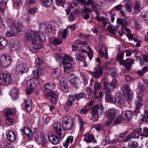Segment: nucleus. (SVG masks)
<instances>
[{
    "mask_svg": "<svg viewBox=\"0 0 148 148\" xmlns=\"http://www.w3.org/2000/svg\"><path fill=\"white\" fill-rule=\"evenodd\" d=\"M46 68L42 66H40L37 69L36 71L35 70H32V77H33L32 78L28 80L27 82V88H34L36 86L37 84L39 82L38 78L40 75H41L44 72Z\"/></svg>",
    "mask_w": 148,
    "mask_h": 148,
    "instance_id": "nucleus-1",
    "label": "nucleus"
},
{
    "mask_svg": "<svg viewBox=\"0 0 148 148\" xmlns=\"http://www.w3.org/2000/svg\"><path fill=\"white\" fill-rule=\"evenodd\" d=\"M62 60L64 66V72L65 73H67L71 71L73 68L71 63L73 62V59L70 56L66 55L64 56Z\"/></svg>",
    "mask_w": 148,
    "mask_h": 148,
    "instance_id": "nucleus-2",
    "label": "nucleus"
},
{
    "mask_svg": "<svg viewBox=\"0 0 148 148\" xmlns=\"http://www.w3.org/2000/svg\"><path fill=\"white\" fill-rule=\"evenodd\" d=\"M142 128H138L134 129L132 132L130 133L127 137L125 141L128 142L133 138H138L139 136H144L145 134L141 132Z\"/></svg>",
    "mask_w": 148,
    "mask_h": 148,
    "instance_id": "nucleus-3",
    "label": "nucleus"
},
{
    "mask_svg": "<svg viewBox=\"0 0 148 148\" xmlns=\"http://www.w3.org/2000/svg\"><path fill=\"white\" fill-rule=\"evenodd\" d=\"M86 95L83 93H79L75 95H70L68 99V100L66 103V105L67 106H71L72 105L73 102L75 101V99L77 100L85 97Z\"/></svg>",
    "mask_w": 148,
    "mask_h": 148,
    "instance_id": "nucleus-4",
    "label": "nucleus"
},
{
    "mask_svg": "<svg viewBox=\"0 0 148 148\" xmlns=\"http://www.w3.org/2000/svg\"><path fill=\"white\" fill-rule=\"evenodd\" d=\"M62 124L67 130H70L73 125L72 118L69 116H64L63 119Z\"/></svg>",
    "mask_w": 148,
    "mask_h": 148,
    "instance_id": "nucleus-5",
    "label": "nucleus"
},
{
    "mask_svg": "<svg viewBox=\"0 0 148 148\" xmlns=\"http://www.w3.org/2000/svg\"><path fill=\"white\" fill-rule=\"evenodd\" d=\"M61 124L59 123H56L53 125V131L60 138H63L65 135V131L61 129Z\"/></svg>",
    "mask_w": 148,
    "mask_h": 148,
    "instance_id": "nucleus-6",
    "label": "nucleus"
},
{
    "mask_svg": "<svg viewBox=\"0 0 148 148\" xmlns=\"http://www.w3.org/2000/svg\"><path fill=\"white\" fill-rule=\"evenodd\" d=\"M104 107L103 106L101 105H96L92 108V116L94 121H98L99 118L98 114V109L102 110L103 109Z\"/></svg>",
    "mask_w": 148,
    "mask_h": 148,
    "instance_id": "nucleus-7",
    "label": "nucleus"
},
{
    "mask_svg": "<svg viewBox=\"0 0 148 148\" xmlns=\"http://www.w3.org/2000/svg\"><path fill=\"white\" fill-rule=\"evenodd\" d=\"M12 27L14 28L16 34H17L24 29V27L22 24L18 23V22L14 19L12 20V23L11 25Z\"/></svg>",
    "mask_w": 148,
    "mask_h": 148,
    "instance_id": "nucleus-8",
    "label": "nucleus"
},
{
    "mask_svg": "<svg viewBox=\"0 0 148 148\" xmlns=\"http://www.w3.org/2000/svg\"><path fill=\"white\" fill-rule=\"evenodd\" d=\"M35 139L38 144L41 145L46 147L48 145L47 144V140L45 137V134L43 132L40 133V138L39 137H35Z\"/></svg>",
    "mask_w": 148,
    "mask_h": 148,
    "instance_id": "nucleus-9",
    "label": "nucleus"
},
{
    "mask_svg": "<svg viewBox=\"0 0 148 148\" xmlns=\"http://www.w3.org/2000/svg\"><path fill=\"white\" fill-rule=\"evenodd\" d=\"M94 70L93 72H90L91 74L96 79H98L103 75V71L101 69V66L99 64L95 67Z\"/></svg>",
    "mask_w": 148,
    "mask_h": 148,
    "instance_id": "nucleus-10",
    "label": "nucleus"
},
{
    "mask_svg": "<svg viewBox=\"0 0 148 148\" xmlns=\"http://www.w3.org/2000/svg\"><path fill=\"white\" fill-rule=\"evenodd\" d=\"M10 58L9 56H2L0 58V63L1 65L4 68L8 67L10 64Z\"/></svg>",
    "mask_w": 148,
    "mask_h": 148,
    "instance_id": "nucleus-11",
    "label": "nucleus"
},
{
    "mask_svg": "<svg viewBox=\"0 0 148 148\" xmlns=\"http://www.w3.org/2000/svg\"><path fill=\"white\" fill-rule=\"evenodd\" d=\"M121 89L122 91H123V94L127 96L130 99H132L133 94L129 85L127 84H125L124 87L122 88Z\"/></svg>",
    "mask_w": 148,
    "mask_h": 148,
    "instance_id": "nucleus-12",
    "label": "nucleus"
},
{
    "mask_svg": "<svg viewBox=\"0 0 148 148\" xmlns=\"http://www.w3.org/2000/svg\"><path fill=\"white\" fill-rule=\"evenodd\" d=\"M28 68L25 64H21L17 66L16 68V72L18 75H21L27 72Z\"/></svg>",
    "mask_w": 148,
    "mask_h": 148,
    "instance_id": "nucleus-13",
    "label": "nucleus"
},
{
    "mask_svg": "<svg viewBox=\"0 0 148 148\" xmlns=\"http://www.w3.org/2000/svg\"><path fill=\"white\" fill-rule=\"evenodd\" d=\"M34 39L44 42L46 40V37L44 34L38 31H34Z\"/></svg>",
    "mask_w": 148,
    "mask_h": 148,
    "instance_id": "nucleus-14",
    "label": "nucleus"
},
{
    "mask_svg": "<svg viewBox=\"0 0 148 148\" xmlns=\"http://www.w3.org/2000/svg\"><path fill=\"white\" fill-rule=\"evenodd\" d=\"M12 79L11 76L9 74L5 73L2 81L0 83V85H8L11 84Z\"/></svg>",
    "mask_w": 148,
    "mask_h": 148,
    "instance_id": "nucleus-15",
    "label": "nucleus"
},
{
    "mask_svg": "<svg viewBox=\"0 0 148 148\" xmlns=\"http://www.w3.org/2000/svg\"><path fill=\"white\" fill-rule=\"evenodd\" d=\"M58 95V93L56 91L48 92L46 94L47 96L51 97V101L54 104L57 103Z\"/></svg>",
    "mask_w": 148,
    "mask_h": 148,
    "instance_id": "nucleus-16",
    "label": "nucleus"
},
{
    "mask_svg": "<svg viewBox=\"0 0 148 148\" xmlns=\"http://www.w3.org/2000/svg\"><path fill=\"white\" fill-rule=\"evenodd\" d=\"M11 49L12 51H15L18 49L20 47L18 41L15 39H12L10 42Z\"/></svg>",
    "mask_w": 148,
    "mask_h": 148,
    "instance_id": "nucleus-17",
    "label": "nucleus"
},
{
    "mask_svg": "<svg viewBox=\"0 0 148 148\" xmlns=\"http://www.w3.org/2000/svg\"><path fill=\"white\" fill-rule=\"evenodd\" d=\"M48 138L49 141L54 145L58 144L60 141L61 139L55 134L53 133L48 135Z\"/></svg>",
    "mask_w": 148,
    "mask_h": 148,
    "instance_id": "nucleus-18",
    "label": "nucleus"
},
{
    "mask_svg": "<svg viewBox=\"0 0 148 148\" xmlns=\"http://www.w3.org/2000/svg\"><path fill=\"white\" fill-rule=\"evenodd\" d=\"M22 131L24 134L27 135L29 139H32L33 137L32 132L30 127L28 126H25L24 127Z\"/></svg>",
    "mask_w": 148,
    "mask_h": 148,
    "instance_id": "nucleus-19",
    "label": "nucleus"
},
{
    "mask_svg": "<svg viewBox=\"0 0 148 148\" xmlns=\"http://www.w3.org/2000/svg\"><path fill=\"white\" fill-rule=\"evenodd\" d=\"M132 112L128 110L123 112L121 114L122 118L126 121L130 120L132 119Z\"/></svg>",
    "mask_w": 148,
    "mask_h": 148,
    "instance_id": "nucleus-20",
    "label": "nucleus"
},
{
    "mask_svg": "<svg viewBox=\"0 0 148 148\" xmlns=\"http://www.w3.org/2000/svg\"><path fill=\"white\" fill-rule=\"evenodd\" d=\"M34 31L27 30L25 34V39L29 41H34Z\"/></svg>",
    "mask_w": 148,
    "mask_h": 148,
    "instance_id": "nucleus-21",
    "label": "nucleus"
},
{
    "mask_svg": "<svg viewBox=\"0 0 148 148\" xmlns=\"http://www.w3.org/2000/svg\"><path fill=\"white\" fill-rule=\"evenodd\" d=\"M44 92L52 90L55 87V85L52 82L45 84L43 85Z\"/></svg>",
    "mask_w": 148,
    "mask_h": 148,
    "instance_id": "nucleus-22",
    "label": "nucleus"
},
{
    "mask_svg": "<svg viewBox=\"0 0 148 148\" xmlns=\"http://www.w3.org/2000/svg\"><path fill=\"white\" fill-rule=\"evenodd\" d=\"M123 65H125L126 67L125 70L128 71L130 70V67L132 64H134L135 61L133 59H130L127 58L126 60H125Z\"/></svg>",
    "mask_w": 148,
    "mask_h": 148,
    "instance_id": "nucleus-23",
    "label": "nucleus"
},
{
    "mask_svg": "<svg viewBox=\"0 0 148 148\" xmlns=\"http://www.w3.org/2000/svg\"><path fill=\"white\" fill-rule=\"evenodd\" d=\"M61 70L59 68H56L53 69L51 73V77L53 79H59V77L61 74Z\"/></svg>",
    "mask_w": 148,
    "mask_h": 148,
    "instance_id": "nucleus-24",
    "label": "nucleus"
},
{
    "mask_svg": "<svg viewBox=\"0 0 148 148\" xmlns=\"http://www.w3.org/2000/svg\"><path fill=\"white\" fill-rule=\"evenodd\" d=\"M26 110L27 112H30L32 109V101L31 99L29 98H26L24 100Z\"/></svg>",
    "mask_w": 148,
    "mask_h": 148,
    "instance_id": "nucleus-25",
    "label": "nucleus"
},
{
    "mask_svg": "<svg viewBox=\"0 0 148 148\" xmlns=\"http://www.w3.org/2000/svg\"><path fill=\"white\" fill-rule=\"evenodd\" d=\"M143 100V95L141 93L138 94V96L137 99L136 101V111H138L139 109V107L143 105L142 103Z\"/></svg>",
    "mask_w": 148,
    "mask_h": 148,
    "instance_id": "nucleus-26",
    "label": "nucleus"
},
{
    "mask_svg": "<svg viewBox=\"0 0 148 148\" xmlns=\"http://www.w3.org/2000/svg\"><path fill=\"white\" fill-rule=\"evenodd\" d=\"M8 140L11 142H13L16 139V137L14 132L11 131H9L7 135Z\"/></svg>",
    "mask_w": 148,
    "mask_h": 148,
    "instance_id": "nucleus-27",
    "label": "nucleus"
},
{
    "mask_svg": "<svg viewBox=\"0 0 148 148\" xmlns=\"http://www.w3.org/2000/svg\"><path fill=\"white\" fill-rule=\"evenodd\" d=\"M60 84L63 92L64 93L67 92L68 91V86L64 78L61 79Z\"/></svg>",
    "mask_w": 148,
    "mask_h": 148,
    "instance_id": "nucleus-28",
    "label": "nucleus"
},
{
    "mask_svg": "<svg viewBox=\"0 0 148 148\" xmlns=\"http://www.w3.org/2000/svg\"><path fill=\"white\" fill-rule=\"evenodd\" d=\"M116 114V111L114 108L110 109L108 111V116L110 120H112L114 119Z\"/></svg>",
    "mask_w": 148,
    "mask_h": 148,
    "instance_id": "nucleus-29",
    "label": "nucleus"
},
{
    "mask_svg": "<svg viewBox=\"0 0 148 148\" xmlns=\"http://www.w3.org/2000/svg\"><path fill=\"white\" fill-rule=\"evenodd\" d=\"M69 82L77 88L79 87V78L78 77H74L69 79Z\"/></svg>",
    "mask_w": 148,
    "mask_h": 148,
    "instance_id": "nucleus-30",
    "label": "nucleus"
},
{
    "mask_svg": "<svg viewBox=\"0 0 148 148\" xmlns=\"http://www.w3.org/2000/svg\"><path fill=\"white\" fill-rule=\"evenodd\" d=\"M85 138L84 140L87 143L92 142L96 143V141L95 139L94 136L91 134H86L85 136Z\"/></svg>",
    "mask_w": 148,
    "mask_h": 148,
    "instance_id": "nucleus-31",
    "label": "nucleus"
},
{
    "mask_svg": "<svg viewBox=\"0 0 148 148\" xmlns=\"http://www.w3.org/2000/svg\"><path fill=\"white\" fill-rule=\"evenodd\" d=\"M85 5H91L92 9L94 10L98 9L99 6V5L96 2L92 0H87Z\"/></svg>",
    "mask_w": 148,
    "mask_h": 148,
    "instance_id": "nucleus-32",
    "label": "nucleus"
},
{
    "mask_svg": "<svg viewBox=\"0 0 148 148\" xmlns=\"http://www.w3.org/2000/svg\"><path fill=\"white\" fill-rule=\"evenodd\" d=\"M73 140V137L70 136H69L65 141L63 143V146L65 148H68L69 145L72 143Z\"/></svg>",
    "mask_w": 148,
    "mask_h": 148,
    "instance_id": "nucleus-33",
    "label": "nucleus"
},
{
    "mask_svg": "<svg viewBox=\"0 0 148 148\" xmlns=\"http://www.w3.org/2000/svg\"><path fill=\"white\" fill-rule=\"evenodd\" d=\"M49 41L51 43L54 45H60L62 43L61 41L54 37H52L50 38Z\"/></svg>",
    "mask_w": 148,
    "mask_h": 148,
    "instance_id": "nucleus-34",
    "label": "nucleus"
},
{
    "mask_svg": "<svg viewBox=\"0 0 148 148\" xmlns=\"http://www.w3.org/2000/svg\"><path fill=\"white\" fill-rule=\"evenodd\" d=\"M68 33L67 29H65L63 31H59L58 34V37L60 39H64L66 38Z\"/></svg>",
    "mask_w": 148,
    "mask_h": 148,
    "instance_id": "nucleus-35",
    "label": "nucleus"
},
{
    "mask_svg": "<svg viewBox=\"0 0 148 148\" xmlns=\"http://www.w3.org/2000/svg\"><path fill=\"white\" fill-rule=\"evenodd\" d=\"M8 44V42L5 38L0 36V49H3Z\"/></svg>",
    "mask_w": 148,
    "mask_h": 148,
    "instance_id": "nucleus-36",
    "label": "nucleus"
},
{
    "mask_svg": "<svg viewBox=\"0 0 148 148\" xmlns=\"http://www.w3.org/2000/svg\"><path fill=\"white\" fill-rule=\"evenodd\" d=\"M75 119H77L79 124V130L82 131L83 128L84 122L83 120L80 118V117L78 115H75Z\"/></svg>",
    "mask_w": 148,
    "mask_h": 148,
    "instance_id": "nucleus-37",
    "label": "nucleus"
},
{
    "mask_svg": "<svg viewBox=\"0 0 148 148\" xmlns=\"http://www.w3.org/2000/svg\"><path fill=\"white\" fill-rule=\"evenodd\" d=\"M16 33L14 28L11 27L10 30L8 31L6 33V35L7 36L12 37L16 36Z\"/></svg>",
    "mask_w": 148,
    "mask_h": 148,
    "instance_id": "nucleus-38",
    "label": "nucleus"
},
{
    "mask_svg": "<svg viewBox=\"0 0 148 148\" xmlns=\"http://www.w3.org/2000/svg\"><path fill=\"white\" fill-rule=\"evenodd\" d=\"M10 95L13 99H15L17 97V90L15 88H12L11 90Z\"/></svg>",
    "mask_w": 148,
    "mask_h": 148,
    "instance_id": "nucleus-39",
    "label": "nucleus"
},
{
    "mask_svg": "<svg viewBox=\"0 0 148 148\" xmlns=\"http://www.w3.org/2000/svg\"><path fill=\"white\" fill-rule=\"evenodd\" d=\"M124 56V53L123 52H120L117 56V60L119 61L120 64L123 65L125 60H123Z\"/></svg>",
    "mask_w": 148,
    "mask_h": 148,
    "instance_id": "nucleus-40",
    "label": "nucleus"
},
{
    "mask_svg": "<svg viewBox=\"0 0 148 148\" xmlns=\"http://www.w3.org/2000/svg\"><path fill=\"white\" fill-rule=\"evenodd\" d=\"M15 113V110L13 108L8 109L5 112V116L8 115H11L14 114Z\"/></svg>",
    "mask_w": 148,
    "mask_h": 148,
    "instance_id": "nucleus-41",
    "label": "nucleus"
},
{
    "mask_svg": "<svg viewBox=\"0 0 148 148\" xmlns=\"http://www.w3.org/2000/svg\"><path fill=\"white\" fill-rule=\"evenodd\" d=\"M129 148H137L138 146V143L136 141H130L128 144Z\"/></svg>",
    "mask_w": 148,
    "mask_h": 148,
    "instance_id": "nucleus-42",
    "label": "nucleus"
},
{
    "mask_svg": "<svg viewBox=\"0 0 148 148\" xmlns=\"http://www.w3.org/2000/svg\"><path fill=\"white\" fill-rule=\"evenodd\" d=\"M148 71V67L147 66H145L143 68L142 70L138 71L137 72V73L138 75L141 76Z\"/></svg>",
    "mask_w": 148,
    "mask_h": 148,
    "instance_id": "nucleus-43",
    "label": "nucleus"
},
{
    "mask_svg": "<svg viewBox=\"0 0 148 148\" xmlns=\"http://www.w3.org/2000/svg\"><path fill=\"white\" fill-rule=\"evenodd\" d=\"M32 45L33 46V48L34 49V51H37L38 49L41 48V47L38 44H37L34 41H32Z\"/></svg>",
    "mask_w": 148,
    "mask_h": 148,
    "instance_id": "nucleus-44",
    "label": "nucleus"
},
{
    "mask_svg": "<svg viewBox=\"0 0 148 148\" xmlns=\"http://www.w3.org/2000/svg\"><path fill=\"white\" fill-rule=\"evenodd\" d=\"M126 1L127 2L126 4V8H127V11L131 12V8L133 6L132 2L130 0H126Z\"/></svg>",
    "mask_w": 148,
    "mask_h": 148,
    "instance_id": "nucleus-45",
    "label": "nucleus"
},
{
    "mask_svg": "<svg viewBox=\"0 0 148 148\" xmlns=\"http://www.w3.org/2000/svg\"><path fill=\"white\" fill-rule=\"evenodd\" d=\"M117 23L119 24H121L123 26H127V21L125 19L123 18H117Z\"/></svg>",
    "mask_w": 148,
    "mask_h": 148,
    "instance_id": "nucleus-46",
    "label": "nucleus"
},
{
    "mask_svg": "<svg viewBox=\"0 0 148 148\" xmlns=\"http://www.w3.org/2000/svg\"><path fill=\"white\" fill-rule=\"evenodd\" d=\"M118 82L116 79H113L110 84V86L112 88H114L116 87Z\"/></svg>",
    "mask_w": 148,
    "mask_h": 148,
    "instance_id": "nucleus-47",
    "label": "nucleus"
},
{
    "mask_svg": "<svg viewBox=\"0 0 148 148\" xmlns=\"http://www.w3.org/2000/svg\"><path fill=\"white\" fill-rule=\"evenodd\" d=\"M53 28V27L51 24H49L47 23L45 31V33H48L51 32Z\"/></svg>",
    "mask_w": 148,
    "mask_h": 148,
    "instance_id": "nucleus-48",
    "label": "nucleus"
},
{
    "mask_svg": "<svg viewBox=\"0 0 148 148\" xmlns=\"http://www.w3.org/2000/svg\"><path fill=\"white\" fill-rule=\"evenodd\" d=\"M75 58L78 60L82 61V60H84L85 59V57L84 55L81 53H79L75 55Z\"/></svg>",
    "mask_w": 148,
    "mask_h": 148,
    "instance_id": "nucleus-49",
    "label": "nucleus"
},
{
    "mask_svg": "<svg viewBox=\"0 0 148 148\" xmlns=\"http://www.w3.org/2000/svg\"><path fill=\"white\" fill-rule=\"evenodd\" d=\"M101 83L99 82H97V81H96L95 82L94 86V92H95V90H99L101 88Z\"/></svg>",
    "mask_w": 148,
    "mask_h": 148,
    "instance_id": "nucleus-50",
    "label": "nucleus"
},
{
    "mask_svg": "<svg viewBox=\"0 0 148 148\" xmlns=\"http://www.w3.org/2000/svg\"><path fill=\"white\" fill-rule=\"evenodd\" d=\"M47 23H41L40 25L39 29L42 31H45V28L47 25Z\"/></svg>",
    "mask_w": 148,
    "mask_h": 148,
    "instance_id": "nucleus-51",
    "label": "nucleus"
},
{
    "mask_svg": "<svg viewBox=\"0 0 148 148\" xmlns=\"http://www.w3.org/2000/svg\"><path fill=\"white\" fill-rule=\"evenodd\" d=\"M93 127L96 130L99 131L103 129V126L101 124H98L94 125Z\"/></svg>",
    "mask_w": 148,
    "mask_h": 148,
    "instance_id": "nucleus-52",
    "label": "nucleus"
},
{
    "mask_svg": "<svg viewBox=\"0 0 148 148\" xmlns=\"http://www.w3.org/2000/svg\"><path fill=\"white\" fill-rule=\"evenodd\" d=\"M65 2V0H56V4L58 6L63 7Z\"/></svg>",
    "mask_w": 148,
    "mask_h": 148,
    "instance_id": "nucleus-53",
    "label": "nucleus"
},
{
    "mask_svg": "<svg viewBox=\"0 0 148 148\" xmlns=\"http://www.w3.org/2000/svg\"><path fill=\"white\" fill-rule=\"evenodd\" d=\"M75 19V13L74 12H71L69 16V19L70 21H73Z\"/></svg>",
    "mask_w": 148,
    "mask_h": 148,
    "instance_id": "nucleus-54",
    "label": "nucleus"
},
{
    "mask_svg": "<svg viewBox=\"0 0 148 148\" xmlns=\"http://www.w3.org/2000/svg\"><path fill=\"white\" fill-rule=\"evenodd\" d=\"M14 4L18 7H19L22 5V0H13Z\"/></svg>",
    "mask_w": 148,
    "mask_h": 148,
    "instance_id": "nucleus-55",
    "label": "nucleus"
},
{
    "mask_svg": "<svg viewBox=\"0 0 148 148\" xmlns=\"http://www.w3.org/2000/svg\"><path fill=\"white\" fill-rule=\"evenodd\" d=\"M88 94H89L90 97H88V99H90L92 95V94L93 91L92 89H91L90 88L87 87L85 88Z\"/></svg>",
    "mask_w": 148,
    "mask_h": 148,
    "instance_id": "nucleus-56",
    "label": "nucleus"
},
{
    "mask_svg": "<svg viewBox=\"0 0 148 148\" xmlns=\"http://www.w3.org/2000/svg\"><path fill=\"white\" fill-rule=\"evenodd\" d=\"M107 29L112 34H115V32L113 29V25H109L107 27Z\"/></svg>",
    "mask_w": 148,
    "mask_h": 148,
    "instance_id": "nucleus-57",
    "label": "nucleus"
},
{
    "mask_svg": "<svg viewBox=\"0 0 148 148\" xmlns=\"http://www.w3.org/2000/svg\"><path fill=\"white\" fill-rule=\"evenodd\" d=\"M118 102L119 104L121 106H123L124 105L125 102L123 100L122 98L120 97H118Z\"/></svg>",
    "mask_w": 148,
    "mask_h": 148,
    "instance_id": "nucleus-58",
    "label": "nucleus"
},
{
    "mask_svg": "<svg viewBox=\"0 0 148 148\" xmlns=\"http://www.w3.org/2000/svg\"><path fill=\"white\" fill-rule=\"evenodd\" d=\"M13 121V119L9 117H7L5 120L6 123L9 125L11 124Z\"/></svg>",
    "mask_w": 148,
    "mask_h": 148,
    "instance_id": "nucleus-59",
    "label": "nucleus"
},
{
    "mask_svg": "<svg viewBox=\"0 0 148 148\" xmlns=\"http://www.w3.org/2000/svg\"><path fill=\"white\" fill-rule=\"evenodd\" d=\"M125 51L126 53V55L127 56H130L132 54V52H133L134 53H137V52L135 53V51H131L130 50H125Z\"/></svg>",
    "mask_w": 148,
    "mask_h": 148,
    "instance_id": "nucleus-60",
    "label": "nucleus"
},
{
    "mask_svg": "<svg viewBox=\"0 0 148 148\" xmlns=\"http://www.w3.org/2000/svg\"><path fill=\"white\" fill-rule=\"evenodd\" d=\"M99 51L100 56L102 57H104L105 58L107 59L108 58L107 54H105L102 49H100V50H99Z\"/></svg>",
    "mask_w": 148,
    "mask_h": 148,
    "instance_id": "nucleus-61",
    "label": "nucleus"
},
{
    "mask_svg": "<svg viewBox=\"0 0 148 148\" xmlns=\"http://www.w3.org/2000/svg\"><path fill=\"white\" fill-rule=\"evenodd\" d=\"M96 46L99 48V50L102 49L103 46L102 43L100 42H98L96 43Z\"/></svg>",
    "mask_w": 148,
    "mask_h": 148,
    "instance_id": "nucleus-62",
    "label": "nucleus"
},
{
    "mask_svg": "<svg viewBox=\"0 0 148 148\" xmlns=\"http://www.w3.org/2000/svg\"><path fill=\"white\" fill-rule=\"evenodd\" d=\"M37 10L36 8L34 7L29 9L28 10V12L31 14H33L35 13Z\"/></svg>",
    "mask_w": 148,
    "mask_h": 148,
    "instance_id": "nucleus-63",
    "label": "nucleus"
},
{
    "mask_svg": "<svg viewBox=\"0 0 148 148\" xmlns=\"http://www.w3.org/2000/svg\"><path fill=\"white\" fill-rule=\"evenodd\" d=\"M104 89L106 91V92L107 94H111L112 89L108 87L106 88H104Z\"/></svg>",
    "mask_w": 148,
    "mask_h": 148,
    "instance_id": "nucleus-64",
    "label": "nucleus"
}]
</instances>
